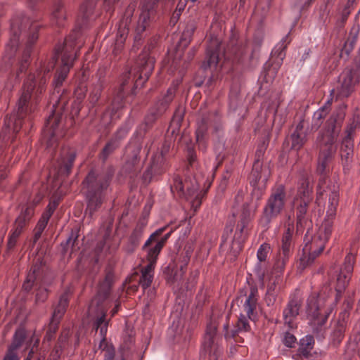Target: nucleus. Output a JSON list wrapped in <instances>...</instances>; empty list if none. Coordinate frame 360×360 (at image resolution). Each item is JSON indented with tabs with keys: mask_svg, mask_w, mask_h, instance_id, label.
<instances>
[{
	"mask_svg": "<svg viewBox=\"0 0 360 360\" xmlns=\"http://www.w3.org/2000/svg\"><path fill=\"white\" fill-rule=\"evenodd\" d=\"M257 300L258 290L256 287H251L243 304L244 310L251 320L255 318V311L257 308Z\"/></svg>",
	"mask_w": 360,
	"mask_h": 360,
	"instance_id": "29",
	"label": "nucleus"
},
{
	"mask_svg": "<svg viewBox=\"0 0 360 360\" xmlns=\"http://www.w3.org/2000/svg\"><path fill=\"white\" fill-rule=\"evenodd\" d=\"M281 285L282 278L281 276H278L269 279L264 297V300L267 306L271 307L275 304L281 291Z\"/></svg>",
	"mask_w": 360,
	"mask_h": 360,
	"instance_id": "25",
	"label": "nucleus"
},
{
	"mask_svg": "<svg viewBox=\"0 0 360 360\" xmlns=\"http://www.w3.org/2000/svg\"><path fill=\"white\" fill-rule=\"evenodd\" d=\"M154 265L147 264L141 269V276L139 279V285L143 290L147 289L152 283L154 276Z\"/></svg>",
	"mask_w": 360,
	"mask_h": 360,
	"instance_id": "31",
	"label": "nucleus"
},
{
	"mask_svg": "<svg viewBox=\"0 0 360 360\" xmlns=\"http://www.w3.org/2000/svg\"><path fill=\"white\" fill-rule=\"evenodd\" d=\"M154 58L144 51L138 58L135 67L130 69L122 75V82L120 86V92L118 97L122 98L126 85L129 81L134 83V87L142 86L149 78L154 68Z\"/></svg>",
	"mask_w": 360,
	"mask_h": 360,
	"instance_id": "10",
	"label": "nucleus"
},
{
	"mask_svg": "<svg viewBox=\"0 0 360 360\" xmlns=\"http://www.w3.org/2000/svg\"><path fill=\"white\" fill-rule=\"evenodd\" d=\"M58 205V200H54L53 201H51L49 203V205H47L46 209L45 210V211L43 212V214H42V215L41 217V219L49 221L50 217H51V215L54 212V211L56 209Z\"/></svg>",
	"mask_w": 360,
	"mask_h": 360,
	"instance_id": "54",
	"label": "nucleus"
},
{
	"mask_svg": "<svg viewBox=\"0 0 360 360\" xmlns=\"http://www.w3.org/2000/svg\"><path fill=\"white\" fill-rule=\"evenodd\" d=\"M187 156L188 160L191 165V167H193V165L196 160V155L194 150V148L192 146H188L187 147Z\"/></svg>",
	"mask_w": 360,
	"mask_h": 360,
	"instance_id": "62",
	"label": "nucleus"
},
{
	"mask_svg": "<svg viewBox=\"0 0 360 360\" xmlns=\"http://www.w3.org/2000/svg\"><path fill=\"white\" fill-rule=\"evenodd\" d=\"M119 143L116 139H113L112 138L106 143L105 147L103 148L101 153V158L103 161L106 160L108 157L119 146Z\"/></svg>",
	"mask_w": 360,
	"mask_h": 360,
	"instance_id": "44",
	"label": "nucleus"
},
{
	"mask_svg": "<svg viewBox=\"0 0 360 360\" xmlns=\"http://www.w3.org/2000/svg\"><path fill=\"white\" fill-rule=\"evenodd\" d=\"M51 18L56 22L58 25H61L63 21L65 18V14L63 9V4L60 1L56 2L53 8L51 13Z\"/></svg>",
	"mask_w": 360,
	"mask_h": 360,
	"instance_id": "37",
	"label": "nucleus"
},
{
	"mask_svg": "<svg viewBox=\"0 0 360 360\" xmlns=\"http://www.w3.org/2000/svg\"><path fill=\"white\" fill-rule=\"evenodd\" d=\"M70 335V330L68 329H64L61 333L60 335L58 338L57 345L56 346L54 349V352H56V354L59 356L60 352L62 351L63 348H64L66 345V342L69 338V336Z\"/></svg>",
	"mask_w": 360,
	"mask_h": 360,
	"instance_id": "43",
	"label": "nucleus"
},
{
	"mask_svg": "<svg viewBox=\"0 0 360 360\" xmlns=\"http://www.w3.org/2000/svg\"><path fill=\"white\" fill-rule=\"evenodd\" d=\"M335 306L333 299H326L321 293L308 300L307 314L314 333L323 335L326 322Z\"/></svg>",
	"mask_w": 360,
	"mask_h": 360,
	"instance_id": "8",
	"label": "nucleus"
},
{
	"mask_svg": "<svg viewBox=\"0 0 360 360\" xmlns=\"http://www.w3.org/2000/svg\"><path fill=\"white\" fill-rule=\"evenodd\" d=\"M250 319L247 316L240 315L237 322L238 330L242 332H248L250 330Z\"/></svg>",
	"mask_w": 360,
	"mask_h": 360,
	"instance_id": "53",
	"label": "nucleus"
},
{
	"mask_svg": "<svg viewBox=\"0 0 360 360\" xmlns=\"http://www.w3.org/2000/svg\"><path fill=\"white\" fill-rule=\"evenodd\" d=\"M101 93V89L100 86H96L94 87V89L92 90L89 95V102L91 103L92 105H94L97 101H98Z\"/></svg>",
	"mask_w": 360,
	"mask_h": 360,
	"instance_id": "60",
	"label": "nucleus"
},
{
	"mask_svg": "<svg viewBox=\"0 0 360 360\" xmlns=\"http://www.w3.org/2000/svg\"><path fill=\"white\" fill-rule=\"evenodd\" d=\"M331 103L332 98L328 99L322 107L314 112L311 124V131H316L319 129L323 120L330 110Z\"/></svg>",
	"mask_w": 360,
	"mask_h": 360,
	"instance_id": "28",
	"label": "nucleus"
},
{
	"mask_svg": "<svg viewBox=\"0 0 360 360\" xmlns=\"http://www.w3.org/2000/svg\"><path fill=\"white\" fill-rule=\"evenodd\" d=\"M170 147V141L165 140L160 152L153 156L150 167L143 173V179L145 181L149 182L153 176L160 175L166 171L167 165L165 155L169 152Z\"/></svg>",
	"mask_w": 360,
	"mask_h": 360,
	"instance_id": "12",
	"label": "nucleus"
},
{
	"mask_svg": "<svg viewBox=\"0 0 360 360\" xmlns=\"http://www.w3.org/2000/svg\"><path fill=\"white\" fill-rule=\"evenodd\" d=\"M115 356V349L112 347H106L103 349V358L105 360H113Z\"/></svg>",
	"mask_w": 360,
	"mask_h": 360,
	"instance_id": "64",
	"label": "nucleus"
},
{
	"mask_svg": "<svg viewBox=\"0 0 360 360\" xmlns=\"http://www.w3.org/2000/svg\"><path fill=\"white\" fill-rule=\"evenodd\" d=\"M270 249V245L266 243L262 244L259 246L257 252V257L259 261V263L257 264L256 267L260 266V262L266 261L269 253Z\"/></svg>",
	"mask_w": 360,
	"mask_h": 360,
	"instance_id": "47",
	"label": "nucleus"
},
{
	"mask_svg": "<svg viewBox=\"0 0 360 360\" xmlns=\"http://www.w3.org/2000/svg\"><path fill=\"white\" fill-rule=\"evenodd\" d=\"M69 302V291L64 292L60 297L56 307L54 308L51 321L60 323L61 319L65 314Z\"/></svg>",
	"mask_w": 360,
	"mask_h": 360,
	"instance_id": "30",
	"label": "nucleus"
},
{
	"mask_svg": "<svg viewBox=\"0 0 360 360\" xmlns=\"http://www.w3.org/2000/svg\"><path fill=\"white\" fill-rule=\"evenodd\" d=\"M194 32V27L192 25L187 26L184 30L181 39L179 40V44L182 46H187L190 43L193 34Z\"/></svg>",
	"mask_w": 360,
	"mask_h": 360,
	"instance_id": "48",
	"label": "nucleus"
},
{
	"mask_svg": "<svg viewBox=\"0 0 360 360\" xmlns=\"http://www.w3.org/2000/svg\"><path fill=\"white\" fill-rule=\"evenodd\" d=\"M76 158V153L70 148H63L60 150V156L54 166L58 176H68L71 171L73 162Z\"/></svg>",
	"mask_w": 360,
	"mask_h": 360,
	"instance_id": "21",
	"label": "nucleus"
},
{
	"mask_svg": "<svg viewBox=\"0 0 360 360\" xmlns=\"http://www.w3.org/2000/svg\"><path fill=\"white\" fill-rule=\"evenodd\" d=\"M179 82H173L171 86L167 89V93L158 103V109L155 112H152L151 115H149L146 118V124H148L153 122L156 117L165 112L168 105L172 101L174 98Z\"/></svg>",
	"mask_w": 360,
	"mask_h": 360,
	"instance_id": "23",
	"label": "nucleus"
},
{
	"mask_svg": "<svg viewBox=\"0 0 360 360\" xmlns=\"http://www.w3.org/2000/svg\"><path fill=\"white\" fill-rule=\"evenodd\" d=\"M292 141L291 149L294 150H299L302 148L307 141V134H299L292 132L290 135Z\"/></svg>",
	"mask_w": 360,
	"mask_h": 360,
	"instance_id": "38",
	"label": "nucleus"
},
{
	"mask_svg": "<svg viewBox=\"0 0 360 360\" xmlns=\"http://www.w3.org/2000/svg\"><path fill=\"white\" fill-rule=\"evenodd\" d=\"M248 52L246 46L236 44V39H231L226 49L222 52L221 41L217 37L212 38L210 41L206 51V58L202 63V68L204 70L217 67L221 55L225 59L236 61L243 60L245 55Z\"/></svg>",
	"mask_w": 360,
	"mask_h": 360,
	"instance_id": "7",
	"label": "nucleus"
},
{
	"mask_svg": "<svg viewBox=\"0 0 360 360\" xmlns=\"http://www.w3.org/2000/svg\"><path fill=\"white\" fill-rule=\"evenodd\" d=\"M48 297V292L46 288H39L36 295L37 302H44Z\"/></svg>",
	"mask_w": 360,
	"mask_h": 360,
	"instance_id": "63",
	"label": "nucleus"
},
{
	"mask_svg": "<svg viewBox=\"0 0 360 360\" xmlns=\"http://www.w3.org/2000/svg\"><path fill=\"white\" fill-rule=\"evenodd\" d=\"M143 227L141 226H136L132 233H131L128 243L126 246V251L127 252H133L134 250L139 245L140 240L143 236Z\"/></svg>",
	"mask_w": 360,
	"mask_h": 360,
	"instance_id": "32",
	"label": "nucleus"
},
{
	"mask_svg": "<svg viewBox=\"0 0 360 360\" xmlns=\"http://www.w3.org/2000/svg\"><path fill=\"white\" fill-rule=\"evenodd\" d=\"M39 269V267L38 266H34L32 268L31 271L27 274L26 280L22 285V289L25 291L29 292L32 289L36 280L37 273Z\"/></svg>",
	"mask_w": 360,
	"mask_h": 360,
	"instance_id": "39",
	"label": "nucleus"
},
{
	"mask_svg": "<svg viewBox=\"0 0 360 360\" xmlns=\"http://www.w3.org/2000/svg\"><path fill=\"white\" fill-rule=\"evenodd\" d=\"M286 202V192L283 185L280 184L271 189L259 219V225L263 231H267L271 223L282 214Z\"/></svg>",
	"mask_w": 360,
	"mask_h": 360,
	"instance_id": "9",
	"label": "nucleus"
},
{
	"mask_svg": "<svg viewBox=\"0 0 360 360\" xmlns=\"http://www.w3.org/2000/svg\"><path fill=\"white\" fill-rule=\"evenodd\" d=\"M207 131V122L205 119H202L198 122V126L195 131L196 139L206 138Z\"/></svg>",
	"mask_w": 360,
	"mask_h": 360,
	"instance_id": "51",
	"label": "nucleus"
},
{
	"mask_svg": "<svg viewBox=\"0 0 360 360\" xmlns=\"http://www.w3.org/2000/svg\"><path fill=\"white\" fill-rule=\"evenodd\" d=\"M95 2L94 0L85 1L80 8V17L77 21V27L73 33L66 39L63 44H58L50 61L41 63L37 70V75H30L25 80L22 94L18 100V110L7 116L4 120V126L9 132H18L22 124L24 117L32 112L38 102V98L46 89V84L50 77V72L61 57V65L56 70L52 83L53 92L51 100L55 103L52 106V114L48 117L44 132L49 136L48 147H51L55 138L62 136L59 134L62 116L59 115V108H64L66 100L63 98L64 89H62L63 82L67 78L73 62L77 57L75 52V41L79 35V31L87 25V22L95 19L94 13Z\"/></svg>",
	"mask_w": 360,
	"mask_h": 360,
	"instance_id": "1",
	"label": "nucleus"
},
{
	"mask_svg": "<svg viewBox=\"0 0 360 360\" xmlns=\"http://www.w3.org/2000/svg\"><path fill=\"white\" fill-rule=\"evenodd\" d=\"M113 174L114 170L111 168L101 172L91 170L83 181L87 203L85 214L89 217H92L103 203L105 199V193Z\"/></svg>",
	"mask_w": 360,
	"mask_h": 360,
	"instance_id": "5",
	"label": "nucleus"
},
{
	"mask_svg": "<svg viewBox=\"0 0 360 360\" xmlns=\"http://www.w3.org/2000/svg\"><path fill=\"white\" fill-rule=\"evenodd\" d=\"M296 338L291 333H285L283 338V343L288 347H293L296 342Z\"/></svg>",
	"mask_w": 360,
	"mask_h": 360,
	"instance_id": "61",
	"label": "nucleus"
},
{
	"mask_svg": "<svg viewBox=\"0 0 360 360\" xmlns=\"http://www.w3.org/2000/svg\"><path fill=\"white\" fill-rule=\"evenodd\" d=\"M86 92V86L81 84L79 85L75 91V105H77L78 107L82 103V100L84 98Z\"/></svg>",
	"mask_w": 360,
	"mask_h": 360,
	"instance_id": "55",
	"label": "nucleus"
},
{
	"mask_svg": "<svg viewBox=\"0 0 360 360\" xmlns=\"http://www.w3.org/2000/svg\"><path fill=\"white\" fill-rule=\"evenodd\" d=\"M59 323L49 321L46 335L44 338V342H50L53 340L55 334L58 330Z\"/></svg>",
	"mask_w": 360,
	"mask_h": 360,
	"instance_id": "50",
	"label": "nucleus"
},
{
	"mask_svg": "<svg viewBox=\"0 0 360 360\" xmlns=\"http://www.w3.org/2000/svg\"><path fill=\"white\" fill-rule=\"evenodd\" d=\"M170 188L171 191L179 197L188 198L198 192L199 184L195 177L188 175L183 179L181 176L175 175Z\"/></svg>",
	"mask_w": 360,
	"mask_h": 360,
	"instance_id": "15",
	"label": "nucleus"
},
{
	"mask_svg": "<svg viewBox=\"0 0 360 360\" xmlns=\"http://www.w3.org/2000/svg\"><path fill=\"white\" fill-rule=\"evenodd\" d=\"M251 220L250 214L243 212L240 216V219L238 222L236 232L233 238V245H236V248L241 249L242 243L245 240L244 229Z\"/></svg>",
	"mask_w": 360,
	"mask_h": 360,
	"instance_id": "26",
	"label": "nucleus"
},
{
	"mask_svg": "<svg viewBox=\"0 0 360 360\" xmlns=\"http://www.w3.org/2000/svg\"><path fill=\"white\" fill-rule=\"evenodd\" d=\"M264 153V149L260 148L256 151V159L254 162L252 170L250 176V185L255 188L264 190L270 176V170L267 166L262 167L260 158Z\"/></svg>",
	"mask_w": 360,
	"mask_h": 360,
	"instance_id": "14",
	"label": "nucleus"
},
{
	"mask_svg": "<svg viewBox=\"0 0 360 360\" xmlns=\"http://www.w3.org/2000/svg\"><path fill=\"white\" fill-rule=\"evenodd\" d=\"M241 104V101L238 98V91L237 88H232L229 94V110L235 112L238 107Z\"/></svg>",
	"mask_w": 360,
	"mask_h": 360,
	"instance_id": "45",
	"label": "nucleus"
},
{
	"mask_svg": "<svg viewBox=\"0 0 360 360\" xmlns=\"http://www.w3.org/2000/svg\"><path fill=\"white\" fill-rule=\"evenodd\" d=\"M312 191L307 184H302L299 188L297 196L295 199L297 233H302L305 229L309 231V234H312L311 220L308 214V207L312 200Z\"/></svg>",
	"mask_w": 360,
	"mask_h": 360,
	"instance_id": "11",
	"label": "nucleus"
},
{
	"mask_svg": "<svg viewBox=\"0 0 360 360\" xmlns=\"http://www.w3.org/2000/svg\"><path fill=\"white\" fill-rule=\"evenodd\" d=\"M128 25L120 22L118 30L116 34V40L119 41L120 44H124L128 35Z\"/></svg>",
	"mask_w": 360,
	"mask_h": 360,
	"instance_id": "52",
	"label": "nucleus"
},
{
	"mask_svg": "<svg viewBox=\"0 0 360 360\" xmlns=\"http://www.w3.org/2000/svg\"><path fill=\"white\" fill-rule=\"evenodd\" d=\"M136 6V2H131L126 8L120 22H122V24H125V25H129L131 20V17L134 15Z\"/></svg>",
	"mask_w": 360,
	"mask_h": 360,
	"instance_id": "49",
	"label": "nucleus"
},
{
	"mask_svg": "<svg viewBox=\"0 0 360 360\" xmlns=\"http://www.w3.org/2000/svg\"><path fill=\"white\" fill-rule=\"evenodd\" d=\"M77 241V236H74L73 233L66 240L65 243H61V245L63 248L64 252L68 251L69 249H71L72 251L75 245V243Z\"/></svg>",
	"mask_w": 360,
	"mask_h": 360,
	"instance_id": "58",
	"label": "nucleus"
},
{
	"mask_svg": "<svg viewBox=\"0 0 360 360\" xmlns=\"http://www.w3.org/2000/svg\"><path fill=\"white\" fill-rule=\"evenodd\" d=\"M354 262L355 255L352 253H348L345 257L342 266L336 275L335 300L340 297L341 293L347 286L352 275Z\"/></svg>",
	"mask_w": 360,
	"mask_h": 360,
	"instance_id": "16",
	"label": "nucleus"
},
{
	"mask_svg": "<svg viewBox=\"0 0 360 360\" xmlns=\"http://www.w3.org/2000/svg\"><path fill=\"white\" fill-rule=\"evenodd\" d=\"M358 33V29L353 28L352 30L342 49V53H345L347 55H349L354 49L357 41Z\"/></svg>",
	"mask_w": 360,
	"mask_h": 360,
	"instance_id": "36",
	"label": "nucleus"
},
{
	"mask_svg": "<svg viewBox=\"0 0 360 360\" xmlns=\"http://www.w3.org/2000/svg\"><path fill=\"white\" fill-rule=\"evenodd\" d=\"M48 221L42 219H39L35 229L34 235V243H36L41 237L42 232L46 227Z\"/></svg>",
	"mask_w": 360,
	"mask_h": 360,
	"instance_id": "56",
	"label": "nucleus"
},
{
	"mask_svg": "<svg viewBox=\"0 0 360 360\" xmlns=\"http://www.w3.org/2000/svg\"><path fill=\"white\" fill-rule=\"evenodd\" d=\"M164 226L157 229L146 240L142 247L143 250L146 252V260L148 264L156 265L158 256L163 248L162 242H158L157 237H159L166 229Z\"/></svg>",
	"mask_w": 360,
	"mask_h": 360,
	"instance_id": "17",
	"label": "nucleus"
},
{
	"mask_svg": "<svg viewBox=\"0 0 360 360\" xmlns=\"http://www.w3.org/2000/svg\"><path fill=\"white\" fill-rule=\"evenodd\" d=\"M39 27L40 25L39 24L32 21L22 13L15 16L11 20V38L9 42L6 45V55L8 58H11L16 52L19 43V35L22 33V30L25 31L28 28L27 33H26L25 49L20 62L18 75H19L20 72H25L29 67L32 46L38 39Z\"/></svg>",
	"mask_w": 360,
	"mask_h": 360,
	"instance_id": "4",
	"label": "nucleus"
},
{
	"mask_svg": "<svg viewBox=\"0 0 360 360\" xmlns=\"http://www.w3.org/2000/svg\"><path fill=\"white\" fill-rule=\"evenodd\" d=\"M359 72L358 70L345 69L340 75L338 84L336 89L330 91V96H332L337 92V96L340 98H347L351 95L354 90L356 84L359 82Z\"/></svg>",
	"mask_w": 360,
	"mask_h": 360,
	"instance_id": "13",
	"label": "nucleus"
},
{
	"mask_svg": "<svg viewBox=\"0 0 360 360\" xmlns=\"http://www.w3.org/2000/svg\"><path fill=\"white\" fill-rule=\"evenodd\" d=\"M343 117L339 115L337 118L334 115L327 120L325 129L318 137L317 142L320 144V152L318 158L317 172L321 175L317 187L316 204L318 207H322V200L324 193L328 195V205H330V196L333 191L338 193V202H339L338 188L335 185H327V174L332 169L333 162L337 151L335 144L341 131ZM321 208L319 210L321 214Z\"/></svg>",
	"mask_w": 360,
	"mask_h": 360,
	"instance_id": "2",
	"label": "nucleus"
},
{
	"mask_svg": "<svg viewBox=\"0 0 360 360\" xmlns=\"http://www.w3.org/2000/svg\"><path fill=\"white\" fill-rule=\"evenodd\" d=\"M184 115V108L183 107H179L174 113L172 118V124L179 125L183 120Z\"/></svg>",
	"mask_w": 360,
	"mask_h": 360,
	"instance_id": "59",
	"label": "nucleus"
},
{
	"mask_svg": "<svg viewBox=\"0 0 360 360\" xmlns=\"http://www.w3.org/2000/svg\"><path fill=\"white\" fill-rule=\"evenodd\" d=\"M337 206L338 193L335 191L330 196V205L328 206L326 216L318 231L314 234H309L308 231L304 235V245L299 260L298 268L300 269L304 270L310 266L324 250L333 231Z\"/></svg>",
	"mask_w": 360,
	"mask_h": 360,
	"instance_id": "3",
	"label": "nucleus"
},
{
	"mask_svg": "<svg viewBox=\"0 0 360 360\" xmlns=\"http://www.w3.org/2000/svg\"><path fill=\"white\" fill-rule=\"evenodd\" d=\"M345 326L346 323L344 320H338L332 334V338L334 342L338 343L341 342L345 331Z\"/></svg>",
	"mask_w": 360,
	"mask_h": 360,
	"instance_id": "40",
	"label": "nucleus"
},
{
	"mask_svg": "<svg viewBox=\"0 0 360 360\" xmlns=\"http://www.w3.org/2000/svg\"><path fill=\"white\" fill-rule=\"evenodd\" d=\"M294 224L292 221H288L285 224L284 231L281 236V242L294 243Z\"/></svg>",
	"mask_w": 360,
	"mask_h": 360,
	"instance_id": "42",
	"label": "nucleus"
},
{
	"mask_svg": "<svg viewBox=\"0 0 360 360\" xmlns=\"http://www.w3.org/2000/svg\"><path fill=\"white\" fill-rule=\"evenodd\" d=\"M132 125L133 122L131 120H127L122 127H120L117 130V131L112 136V139H116L118 143L120 144V141L126 137Z\"/></svg>",
	"mask_w": 360,
	"mask_h": 360,
	"instance_id": "41",
	"label": "nucleus"
},
{
	"mask_svg": "<svg viewBox=\"0 0 360 360\" xmlns=\"http://www.w3.org/2000/svg\"><path fill=\"white\" fill-rule=\"evenodd\" d=\"M302 300L297 296H293L288 301L286 307L283 311V319L284 323L290 328L295 326L294 321L299 315L302 306Z\"/></svg>",
	"mask_w": 360,
	"mask_h": 360,
	"instance_id": "22",
	"label": "nucleus"
},
{
	"mask_svg": "<svg viewBox=\"0 0 360 360\" xmlns=\"http://www.w3.org/2000/svg\"><path fill=\"white\" fill-rule=\"evenodd\" d=\"M217 325L214 323H210L206 328L202 347L205 354L210 356V360H217L221 352V348L217 342Z\"/></svg>",
	"mask_w": 360,
	"mask_h": 360,
	"instance_id": "18",
	"label": "nucleus"
},
{
	"mask_svg": "<svg viewBox=\"0 0 360 360\" xmlns=\"http://www.w3.org/2000/svg\"><path fill=\"white\" fill-rule=\"evenodd\" d=\"M314 339L312 335H307L300 339L298 352L300 355L308 357L314 348Z\"/></svg>",
	"mask_w": 360,
	"mask_h": 360,
	"instance_id": "33",
	"label": "nucleus"
},
{
	"mask_svg": "<svg viewBox=\"0 0 360 360\" xmlns=\"http://www.w3.org/2000/svg\"><path fill=\"white\" fill-rule=\"evenodd\" d=\"M34 214V208L32 205L27 207L22 210L19 216L15 219L14 229L8 237V248L12 249L16 244L17 238L20 235L22 229L27 221L30 220Z\"/></svg>",
	"mask_w": 360,
	"mask_h": 360,
	"instance_id": "20",
	"label": "nucleus"
},
{
	"mask_svg": "<svg viewBox=\"0 0 360 360\" xmlns=\"http://www.w3.org/2000/svg\"><path fill=\"white\" fill-rule=\"evenodd\" d=\"M290 39L289 38V33L287 34L275 46L272 51V54L276 56L278 59L282 62L285 56V50L287 46L290 44Z\"/></svg>",
	"mask_w": 360,
	"mask_h": 360,
	"instance_id": "35",
	"label": "nucleus"
},
{
	"mask_svg": "<svg viewBox=\"0 0 360 360\" xmlns=\"http://www.w3.org/2000/svg\"><path fill=\"white\" fill-rule=\"evenodd\" d=\"M119 242L116 240L110 233L106 232L103 236V239L97 244L95 252L97 255L96 262L100 259L111 255L115 252L119 247Z\"/></svg>",
	"mask_w": 360,
	"mask_h": 360,
	"instance_id": "24",
	"label": "nucleus"
},
{
	"mask_svg": "<svg viewBox=\"0 0 360 360\" xmlns=\"http://www.w3.org/2000/svg\"><path fill=\"white\" fill-rule=\"evenodd\" d=\"M112 281V274H107L103 281L100 283L97 294L91 301L88 309L89 316L94 319V328L96 331L99 330L100 335L103 340L107 333L108 321L105 319L107 309L103 306V302L110 294Z\"/></svg>",
	"mask_w": 360,
	"mask_h": 360,
	"instance_id": "6",
	"label": "nucleus"
},
{
	"mask_svg": "<svg viewBox=\"0 0 360 360\" xmlns=\"http://www.w3.org/2000/svg\"><path fill=\"white\" fill-rule=\"evenodd\" d=\"M25 338V330L22 328H18L15 333L13 340L10 348L17 350L22 345Z\"/></svg>",
	"mask_w": 360,
	"mask_h": 360,
	"instance_id": "46",
	"label": "nucleus"
},
{
	"mask_svg": "<svg viewBox=\"0 0 360 360\" xmlns=\"http://www.w3.org/2000/svg\"><path fill=\"white\" fill-rule=\"evenodd\" d=\"M139 152L136 151L132 155L131 160H127L124 166V171L131 174V176L136 175L141 170V164L138 158Z\"/></svg>",
	"mask_w": 360,
	"mask_h": 360,
	"instance_id": "34",
	"label": "nucleus"
},
{
	"mask_svg": "<svg viewBox=\"0 0 360 360\" xmlns=\"http://www.w3.org/2000/svg\"><path fill=\"white\" fill-rule=\"evenodd\" d=\"M223 330L226 340L234 338L236 335H238L239 333H241L240 330H238L237 326H235L232 329H229V324L228 322L224 324Z\"/></svg>",
	"mask_w": 360,
	"mask_h": 360,
	"instance_id": "57",
	"label": "nucleus"
},
{
	"mask_svg": "<svg viewBox=\"0 0 360 360\" xmlns=\"http://www.w3.org/2000/svg\"><path fill=\"white\" fill-rule=\"evenodd\" d=\"M355 127L349 125L347 127L345 131V136L343 138L340 148V156L343 170L346 173L349 172L351 167V162L353 156V133L354 132Z\"/></svg>",
	"mask_w": 360,
	"mask_h": 360,
	"instance_id": "19",
	"label": "nucleus"
},
{
	"mask_svg": "<svg viewBox=\"0 0 360 360\" xmlns=\"http://www.w3.org/2000/svg\"><path fill=\"white\" fill-rule=\"evenodd\" d=\"M294 249V243L281 242L279 247L276 257L275 265L276 269L283 270L289 260Z\"/></svg>",
	"mask_w": 360,
	"mask_h": 360,
	"instance_id": "27",
	"label": "nucleus"
}]
</instances>
